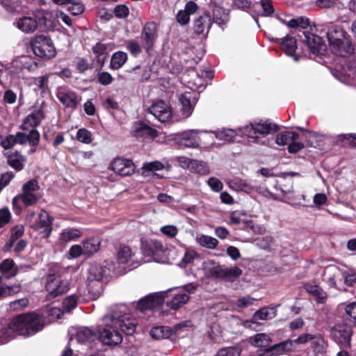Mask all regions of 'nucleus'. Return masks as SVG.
Wrapping results in <instances>:
<instances>
[{
  "mask_svg": "<svg viewBox=\"0 0 356 356\" xmlns=\"http://www.w3.org/2000/svg\"><path fill=\"white\" fill-rule=\"evenodd\" d=\"M301 135L295 131H283L277 135L276 143L278 145H288V149L290 153H296L304 147L302 142L298 141Z\"/></svg>",
  "mask_w": 356,
  "mask_h": 356,
  "instance_id": "12",
  "label": "nucleus"
},
{
  "mask_svg": "<svg viewBox=\"0 0 356 356\" xmlns=\"http://www.w3.org/2000/svg\"><path fill=\"white\" fill-rule=\"evenodd\" d=\"M20 63H22L23 68L29 72H35L38 68V63L29 57L24 56L21 58Z\"/></svg>",
  "mask_w": 356,
  "mask_h": 356,
  "instance_id": "63",
  "label": "nucleus"
},
{
  "mask_svg": "<svg viewBox=\"0 0 356 356\" xmlns=\"http://www.w3.org/2000/svg\"><path fill=\"white\" fill-rule=\"evenodd\" d=\"M119 318L115 309H110L109 312L104 317V327L99 331L98 338L104 344L113 346L120 344L122 341V337L117 329L115 318Z\"/></svg>",
  "mask_w": 356,
  "mask_h": 356,
  "instance_id": "4",
  "label": "nucleus"
},
{
  "mask_svg": "<svg viewBox=\"0 0 356 356\" xmlns=\"http://www.w3.org/2000/svg\"><path fill=\"white\" fill-rule=\"evenodd\" d=\"M82 235L83 232L81 229L74 227H67L61 231L58 241L60 244H66L77 240Z\"/></svg>",
  "mask_w": 356,
  "mask_h": 356,
  "instance_id": "30",
  "label": "nucleus"
},
{
  "mask_svg": "<svg viewBox=\"0 0 356 356\" xmlns=\"http://www.w3.org/2000/svg\"><path fill=\"white\" fill-rule=\"evenodd\" d=\"M31 45L33 54L40 58L50 59L56 54V49L51 40L44 35H37L31 40Z\"/></svg>",
  "mask_w": 356,
  "mask_h": 356,
  "instance_id": "9",
  "label": "nucleus"
},
{
  "mask_svg": "<svg viewBox=\"0 0 356 356\" xmlns=\"http://www.w3.org/2000/svg\"><path fill=\"white\" fill-rule=\"evenodd\" d=\"M184 79L187 81L188 83L191 84L195 88H200L203 86V79L194 69H191L187 72V74L184 75Z\"/></svg>",
  "mask_w": 356,
  "mask_h": 356,
  "instance_id": "44",
  "label": "nucleus"
},
{
  "mask_svg": "<svg viewBox=\"0 0 356 356\" xmlns=\"http://www.w3.org/2000/svg\"><path fill=\"white\" fill-rule=\"evenodd\" d=\"M127 55L125 52L118 51L113 54L110 67L113 70H118L126 63Z\"/></svg>",
  "mask_w": 356,
  "mask_h": 356,
  "instance_id": "46",
  "label": "nucleus"
},
{
  "mask_svg": "<svg viewBox=\"0 0 356 356\" xmlns=\"http://www.w3.org/2000/svg\"><path fill=\"white\" fill-rule=\"evenodd\" d=\"M341 280L346 286L353 287L356 284V268L343 266L338 268Z\"/></svg>",
  "mask_w": 356,
  "mask_h": 356,
  "instance_id": "29",
  "label": "nucleus"
},
{
  "mask_svg": "<svg viewBox=\"0 0 356 356\" xmlns=\"http://www.w3.org/2000/svg\"><path fill=\"white\" fill-rule=\"evenodd\" d=\"M111 309H115L119 318H115V325L120 327L121 330L127 335H131L136 330V320L128 314L127 308L124 305L113 306Z\"/></svg>",
  "mask_w": 356,
  "mask_h": 356,
  "instance_id": "10",
  "label": "nucleus"
},
{
  "mask_svg": "<svg viewBox=\"0 0 356 356\" xmlns=\"http://www.w3.org/2000/svg\"><path fill=\"white\" fill-rule=\"evenodd\" d=\"M175 140L181 147H202L209 149L216 147L213 136L206 131L191 129L175 136Z\"/></svg>",
  "mask_w": 356,
  "mask_h": 356,
  "instance_id": "3",
  "label": "nucleus"
},
{
  "mask_svg": "<svg viewBox=\"0 0 356 356\" xmlns=\"http://www.w3.org/2000/svg\"><path fill=\"white\" fill-rule=\"evenodd\" d=\"M81 244L83 245L84 254L90 256L98 252L101 241L97 237H92L83 240Z\"/></svg>",
  "mask_w": 356,
  "mask_h": 356,
  "instance_id": "38",
  "label": "nucleus"
},
{
  "mask_svg": "<svg viewBox=\"0 0 356 356\" xmlns=\"http://www.w3.org/2000/svg\"><path fill=\"white\" fill-rule=\"evenodd\" d=\"M155 24H147L142 33V46L147 52L152 48L155 40Z\"/></svg>",
  "mask_w": 356,
  "mask_h": 356,
  "instance_id": "28",
  "label": "nucleus"
},
{
  "mask_svg": "<svg viewBox=\"0 0 356 356\" xmlns=\"http://www.w3.org/2000/svg\"><path fill=\"white\" fill-rule=\"evenodd\" d=\"M40 186L35 179H31L26 182L22 188V193L23 194L29 195H39Z\"/></svg>",
  "mask_w": 356,
  "mask_h": 356,
  "instance_id": "54",
  "label": "nucleus"
},
{
  "mask_svg": "<svg viewBox=\"0 0 356 356\" xmlns=\"http://www.w3.org/2000/svg\"><path fill=\"white\" fill-rule=\"evenodd\" d=\"M189 171L202 175H207L210 172L209 168L205 162L195 159H193Z\"/></svg>",
  "mask_w": 356,
  "mask_h": 356,
  "instance_id": "50",
  "label": "nucleus"
},
{
  "mask_svg": "<svg viewBox=\"0 0 356 356\" xmlns=\"http://www.w3.org/2000/svg\"><path fill=\"white\" fill-rule=\"evenodd\" d=\"M78 300L79 298L76 295H71L66 297L63 301V309L66 312H70L76 307Z\"/></svg>",
  "mask_w": 356,
  "mask_h": 356,
  "instance_id": "59",
  "label": "nucleus"
},
{
  "mask_svg": "<svg viewBox=\"0 0 356 356\" xmlns=\"http://www.w3.org/2000/svg\"><path fill=\"white\" fill-rule=\"evenodd\" d=\"M250 341L255 347H266L272 341V339L269 335L265 333H259L251 337Z\"/></svg>",
  "mask_w": 356,
  "mask_h": 356,
  "instance_id": "45",
  "label": "nucleus"
},
{
  "mask_svg": "<svg viewBox=\"0 0 356 356\" xmlns=\"http://www.w3.org/2000/svg\"><path fill=\"white\" fill-rule=\"evenodd\" d=\"M275 316L273 309L264 307L256 312L253 316L254 321H266Z\"/></svg>",
  "mask_w": 356,
  "mask_h": 356,
  "instance_id": "51",
  "label": "nucleus"
},
{
  "mask_svg": "<svg viewBox=\"0 0 356 356\" xmlns=\"http://www.w3.org/2000/svg\"><path fill=\"white\" fill-rule=\"evenodd\" d=\"M76 138L79 142L83 143L89 144L92 142L91 133L83 128L78 130Z\"/></svg>",
  "mask_w": 356,
  "mask_h": 356,
  "instance_id": "61",
  "label": "nucleus"
},
{
  "mask_svg": "<svg viewBox=\"0 0 356 356\" xmlns=\"http://www.w3.org/2000/svg\"><path fill=\"white\" fill-rule=\"evenodd\" d=\"M257 299L250 296H241L239 297L236 301L235 306L238 310H242L251 305H253Z\"/></svg>",
  "mask_w": 356,
  "mask_h": 356,
  "instance_id": "57",
  "label": "nucleus"
},
{
  "mask_svg": "<svg viewBox=\"0 0 356 356\" xmlns=\"http://www.w3.org/2000/svg\"><path fill=\"white\" fill-rule=\"evenodd\" d=\"M207 133L211 134L212 136L213 134H214L216 138L226 142L232 141L238 135L241 136V133L239 131V128L237 129H222L212 132L207 131Z\"/></svg>",
  "mask_w": 356,
  "mask_h": 356,
  "instance_id": "37",
  "label": "nucleus"
},
{
  "mask_svg": "<svg viewBox=\"0 0 356 356\" xmlns=\"http://www.w3.org/2000/svg\"><path fill=\"white\" fill-rule=\"evenodd\" d=\"M183 247L184 248V253L178 263V266L184 268L192 265L195 260L199 259L200 255L194 248L185 245Z\"/></svg>",
  "mask_w": 356,
  "mask_h": 356,
  "instance_id": "34",
  "label": "nucleus"
},
{
  "mask_svg": "<svg viewBox=\"0 0 356 356\" xmlns=\"http://www.w3.org/2000/svg\"><path fill=\"white\" fill-rule=\"evenodd\" d=\"M21 291V286L15 284L13 286H0V298H4L18 293Z\"/></svg>",
  "mask_w": 356,
  "mask_h": 356,
  "instance_id": "56",
  "label": "nucleus"
},
{
  "mask_svg": "<svg viewBox=\"0 0 356 356\" xmlns=\"http://www.w3.org/2000/svg\"><path fill=\"white\" fill-rule=\"evenodd\" d=\"M40 198V195L19 193L13 198V209L15 213H19L22 211L24 207H28L35 204Z\"/></svg>",
  "mask_w": 356,
  "mask_h": 356,
  "instance_id": "18",
  "label": "nucleus"
},
{
  "mask_svg": "<svg viewBox=\"0 0 356 356\" xmlns=\"http://www.w3.org/2000/svg\"><path fill=\"white\" fill-rule=\"evenodd\" d=\"M164 165L159 161L145 162L141 168V173L145 177L158 175L156 172L163 170Z\"/></svg>",
  "mask_w": 356,
  "mask_h": 356,
  "instance_id": "39",
  "label": "nucleus"
},
{
  "mask_svg": "<svg viewBox=\"0 0 356 356\" xmlns=\"http://www.w3.org/2000/svg\"><path fill=\"white\" fill-rule=\"evenodd\" d=\"M304 341L305 337H299L293 340H286L265 349L264 353L268 356H278L288 353L296 350L300 344V341Z\"/></svg>",
  "mask_w": 356,
  "mask_h": 356,
  "instance_id": "13",
  "label": "nucleus"
},
{
  "mask_svg": "<svg viewBox=\"0 0 356 356\" xmlns=\"http://www.w3.org/2000/svg\"><path fill=\"white\" fill-rule=\"evenodd\" d=\"M134 253L131 248L126 245L120 244L115 249L116 262L106 261V265L109 266L108 270L116 275H121L131 270L126 265L134 261Z\"/></svg>",
  "mask_w": 356,
  "mask_h": 356,
  "instance_id": "6",
  "label": "nucleus"
},
{
  "mask_svg": "<svg viewBox=\"0 0 356 356\" xmlns=\"http://www.w3.org/2000/svg\"><path fill=\"white\" fill-rule=\"evenodd\" d=\"M242 274V270L238 267L225 268L222 266L220 279L226 281H234Z\"/></svg>",
  "mask_w": 356,
  "mask_h": 356,
  "instance_id": "47",
  "label": "nucleus"
},
{
  "mask_svg": "<svg viewBox=\"0 0 356 356\" xmlns=\"http://www.w3.org/2000/svg\"><path fill=\"white\" fill-rule=\"evenodd\" d=\"M148 111L161 122H168L172 117V111L170 106L162 100L157 101L152 104L148 108Z\"/></svg>",
  "mask_w": 356,
  "mask_h": 356,
  "instance_id": "16",
  "label": "nucleus"
},
{
  "mask_svg": "<svg viewBox=\"0 0 356 356\" xmlns=\"http://www.w3.org/2000/svg\"><path fill=\"white\" fill-rule=\"evenodd\" d=\"M52 220L53 219L46 211L41 210L38 214V219L31 223V227L39 232L42 237L48 238L52 231Z\"/></svg>",
  "mask_w": 356,
  "mask_h": 356,
  "instance_id": "15",
  "label": "nucleus"
},
{
  "mask_svg": "<svg viewBox=\"0 0 356 356\" xmlns=\"http://www.w3.org/2000/svg\"><path fill=\"white\" fill-rule=\"evenodd\" d=\"M226 184L230 189L236 192L250 193L254 190L253 186L250 182L239 177L227 179Z\"/></svg>",
  "mask_w": 356,
  "mask_h": 356,
  "instance_id": "25",
  "label": "nucleus"
},
{
  "mask_svg": "<svg viewBox=\"0 0 356 356\" xmlns=\"http://www.w3.org/2000/svg\"><path fill=\"white\" fill-rule=\"evenodd\" d=\"M352 333L351 327L347 325H337L331 331L334 341L343 347L350 346Z\"/></svg>",
  "mask_w": 356,
  "mask_h": 356,
  "instance_id": "17",
  "label": "nucleus"
},
{
  "mask_svg": "<svg viewBox=\"0 0 356 356\" xmlns=\"http://www.w3.org/2000/svg\"><path fill=\"white\" fill-rule=\"evenodd\" d=\"M196 289L195 284L190 283L169 292L162 291L161 293L164 296V302L170 308L177 309L188 301V294L194 293Z\"/></svg>",
  "mask_w": 356,
  "mask_h": 356,
  "instance_id": "7",
  "label": "nucleus"
},
{
  "mask_svg": "<svg viewBox=\"0 0 356 356\" xmlns=\"http://www.w3.org/2000/svg\"><path fill=\"white\" fill-rule=\"evenodd\" d=\"M104 264V266L97 263L90 264L88 269V280L89 281H100L103 278L106 269L108 270L109 267L106 265V261Z\"/></svg>",
  "mask_w": 356,
  "mask_h": 356,
  "instance_id": "31",
  "label": "nucleus"
},
{
  "mask_svg": "<svg viewBox=\"0 0 356 356\" xmlns=\"http://www.w3.org/2000/svg\"><path fill=\"white\" fill-rule=\"evenodd\" d=\"M212 24L211 17L208 14H204L195 20L194 30L195 33L206 35Z\"/></svg>",
  "mask_w": 356,
  "mask_h": 356,
  "instance_id": "32",
  "label": "nucleus"
},
{
  "mask_svg": "<svg viewBox=\"0 0 356 356\" xmlns=\"http://www.w3.org/2000/svg\"><path fill=\"white\" fill-rule=\"evenodd\" d=\"M44 118V114L41 108L33 111L24 120L22 124V129L24 131H29L30 129H35L41 121Z\"/></svg>",
  "mask_w": 356,
  "mask_h": 356,
  "instance_id": "23",
  "label": "nucleus"
},
{
  "mask_svg": "<svg viewBox=\"0 0 356 356\" xmlns=\"http://www.w3.org/2000/svg\"><path fill=\"white\" fill-rule=\"evenodd\" d=\"M305 42L313 54H322L325 50V44L322 38L312 33L305 34Z\"/></svg>",
  "mask_w": 356,
  "mask_h": 356,
  "instance_id": "26",
  "label": "nucleus"
},
{
  "mask_svg": "<svg viewBox=\"0 0 356 356\" xmlns=\"http://www.w3.org/2000/svg\"><path fill=\"white\" fill-rule=\"evenodd\" d=\"M202 268L204 274L207 277L220 279L222 272V266L216 263L213 260H207L203 262Z\"/></svg>",
  "mask_w": 356,
  "mask_h": 356,
  "instance_id": "35",
  "label": "nucleus"
},
{
  "mask_svg": "<svg viewBox=\"0 0 356 356\" xmlns=\"http://www.w3.org/2000/svg\"><path fill=\"white\" fill-rule=\"evenodd\" d=\"M330 51L338 56L346 57L355 51L350 35L342 28L332 26L327 31Z\"/></svg>",
  "mask_w": 356,
  "mask_h": 356,
  "instance_id": "2",
  "label": "nucleus"
},
{
  "mask_svg": "<svg viewBox=\"0 0 356 356\" xmlns=\"http://www.w3.org/2000/svg\"><path fill=\"white\" fill-rule=\"evenodd\" d=\"M133 135L137 138H154L158 136V131L143 122H136L134 125Z\"/></svg>",
  "mask_w": 356,
  "mask_h": 356,
  "instance_id": "27",
  "label": "nucleus"
},
{
  "mask_svg": "<svg viewBox=\"0 0 356 356\" xmlns=\"http://www.w3.org/2000/svg\"><path fill=\"white\" fill-rule=\"evenodd\" d=\"M14 337L10 324L3 325L0 323V345L4 344L13 339Z\"/></svg>",
  "mask_w": 356,
  "mask_h": 356,
  "instance_id": "55",
  "label": "nucleus"
},
{
  "mask_svg": "<svg viewBox=\"0 0 356 356\" xmlns=\"http://www.w3.org/2000/svg\"><path fill=\"white\" fill-rule=\"evenodd\" d=\"M0 273L6 277L10 278L17 273V268L13 260L10 259H4L0 264Z\"/></svg>",
  "mask_w": 356,
  "mask_h": 356,
  "instance_id": "40",
  "label": "nucleus"
},
{
  "mask_svg": "<svg viewBox=\"0 0 356 356\" xmlns=\"http://www.w3.org/2000/svg\"><path fill=\"white\" fill-rule=\"evenodd\" d=\"M277 131L275 124L267 122H251L243 127H239V131L242 137H247L250 142L266 145L269 140L260 142V136H265Z\"/></svg>",
  "mask_w": 356,
  "mask_h": 356,
  "instance_id": "5",
  "label": "nucleus"
},
{
  "mask_svg": "<svg viewBox=\"0 0 356 356\" xmlns=\"http://www.w3.org/2000/svg\"><path fill=\"white\" fill-rule=\"evenodd\" d=\"M47 15V12L40 10L33 13L31 15L19 18L15 24L22 32L26 34L33 33L39 27L46 25Z\"/></svg>",
  "mask_w": 356,
  "mask_h": 356,
  "instance_id": "8",
  "label": "nucleus"
},
{
  "mask_svg": "<svg viewBox=\"0 0 356 356\" xmlns=\"http://www.w3.org/2000/svg\"><path fill=\"white\" fill-rule=\"evenodd\" d=\"M97 332L90 327L81 328L76 335V341L79 343H87L98 339Z\"/></svg>",
  "mask_w": 356,
  "mask_h": 356,
  "instance_id": "33",
  "label": "nucleus"
},
{
  "mask_svg": "<svg viewBox=\"0 0 356 356\" xmlns=\"http://www.w3.org/2000/svg\"><path fill=\"white\" fill-rule=\"evenodd\" d=\"M56 97L65 106L71 108H75L81 100V97L73 91L60 90L56 93Z\"/></svg>",
  "mask_w": 356,
  "mask_h": 356,
  "instance_id": "24",
  "label": "nucleus"
},
{
  "mask_svg": "<svg viewBox=\"0 0 356 356\" xmlns=\"http://www.w3.org/2000/svg\"><path fill=\"white\" fill-rule=\"evenodd\" d=\"M161 292L149 294L140 299L137 304V308L141 312L155 308L164 302V296Z\"/></svg>",
  "mask_w": 356,
  "mask_h": 356,
  "instance_id": "20",
  "label": "nucleus"
},
{
  "mask_svg": "<svg viewBox=\"0 0 356 356\" xmlns=\"http://www.w3.org/2000/svg\"><path fill=\"white\" fill-rule=\"evenodd\" d=\"M228 15L224 11H222L220 8H217L213 11V22L222 26L228 21Z\"/></svg>",
  "mask_w": 356,
  "mask_h": 356,
  "instance_id": "60",
  "label": "nucleus"
},
{
  "mask_svg": "<svg viewBox=\"0 0 356 356\" xmlns=\"http://www.w3.org/2000/svg\"><path fill=\"white\" fill-rule=\"evenodd\" d=\"M281 47L287 56H292L295 61L299 60V56L295 55L297 42L294 38L288 35L285 37L281 43Z\"/></svg>",
  "mask_w": 356,
  "mask_h": 356,
  "instance_id": "36",
  "label": "nucleus"
},
{
  "mask_svg": "<svg viewBox=\"0 0 356 356\" xmlns=\"http://www.w3.org/2000/svg\"><path fill=\"white\" fill-rule=\"evenodd\" d=\"M58 270L50 273L47 277L45 289L47 292V298L53 299L63 295L69 290L67 282L62 280L58 275Z\"/></svg>",
  "mask_w": 356,
  "mask_h": 356,
  "instance_id": "11",
  "label": "nucleus"
},
{
  "mask_svg": "<svg viewBox=\"0 0 356 356\" xmlns=\"http://www.w3.org/2000/svg\"><path fill=\"white\" fill-rule=\"evenodd\" d=\"M173 331L168 327L165 326H158L152 328L150 331V335L152 338L160 340L163 339H168L172 334Z\"/></svg>",
  "mask_w": 356,
  "mask_h": 356,
  "instance_id": "43",
  "label": "nucleus"
},
{
  "mask_svg": "<svg viewBox=\"0 0 356 356\" xmlns=\"http://www.w3.org/2000/svg\"><path fill=\"white\" fill-rule=\"evenodd\" d=\"M9 324L14 337L17 335L29 337L42 330L45 322L42 316L32 312L16 316Z\"/></svg>",
  "mask_w": 356,
  "mask_h": 356,
  "instance_id": "1",
  "label": "nucleus"
},
{
  "mask_svg": "<svg viewBox=\"0 0 356 356\" xmlns=\"http://www.w3.org/2000/svg\"><path fill=\"white\" fill-rule=\"evenodd\" d=\"M275 188L281 191L282 199L287 201L295 198V192L293 188V184L291 181H286L285 184L278 183L275 186Z\"/></svg>",
  "mask_w": 356,
  "mask_h": 356,
  "instance_id": "41",
  "label": "nucleus"
},
{
  "mask_svg": "<svg viewBox=\"0 0 356 356\" xmlns=\"http://www.w3.org/2000/svg\"><path fill=\"white\" fill-rule=\"evenodd\" d=\"M299 337H305L304 341H300V344L310 342L314 351L318 354H322L326 350L327 343L324 338L320 334L312 335L310 334H303L299 336Z\"/></svg>",
  "mask_w": 356,
  "mask_h": 356,
  "instance_id": "22",
  "label": "nucleus"
},
{
  "mask_svg": "<svg viewBox=\"0 0 356 356\" xmlns=\"http://www.w3.org/2000/svg\"><path fill=\"white\" fill-rule=\"evenodd\" d=\"M112 170L121 176H129L135 172V165L132 161L123 158H116L111 163Z\"/></svg>",
  "mask_w": 356,
  "mask_h": 356,
  "instance_id": "21",
  "label": "nucleus"
},
{
  "mask_svg": "<svg viewBox=\"0 0 356 356\" xmlns=\"http://www.w3.org/2000/svg\"><path fill=\"white\" fill-rule=\"evenodd\" d=\"M241 349L236 346H230L220 349L215 356H240Z\"/></svg>",
  "mask_w": 356,
  "mask_h": 356,
  "instance_id": "58",
  "label": "nucleus"
},
{
  "mask_svg": "<svg viewBox=\"0 0 356 356\" xmlns=\"http://www.w3.org/2000/svg\"><path fill=\"white\" fill-rule=\"evenodd\" d=\"M307 292L314 296L318 302L323 303L327 298L325 292L319 286L316 285H308L306 286Z\"/></svg>",
  "mask_w": 356,
  "mask_h": 356,
  "instance_id": "52",
  "label": "nucleus"
},
{
  "mask_svg": "<svg viewBox=\"0 0 356 356\" xmlns=\"http://www.w3.org/2000/svg\"><path fill=\"white\" fill-rule=\"evenodd\" d=\"M18 144L29 145L31 148L29 151L32 154L36 151V147L40 143V134L35 129H32L29 132H17Z\"/></svg>",
  "mask_w": 356,
  "mask_h": 356,
  "instance_id": "19",
  "label": "nucleus"
},
{
  "mask_svg": "<svg viewBox=\"0 0 356 356\" xmlns=\"http://www.w3.org/2000/svg\"><path fill=\"white\" fill-rule=\"evenodd\" d=\"M16 144H18L17 133L15 135H8L1 141V145L5 149H10Z\"/></svg>",
  "mask_w": 356,
  "mask_h": 356,
  "instance_id": "62",
  "label": "nucleus"
},
{
  "mask_svg": "<svg viewBox=\"0 0 356 356\" xmlns=\"http://www.w3.org/2000/svg\"><path fill=\"white\" fill-rule=\"evenodd\" d=\"M195 241L200 246L211 250L215 249L218 245V241L216 238L205 234L197 236Z\"/></svg>",
  "mask_w": 356,
  "mask_h": 356,
  "instance_id": "42",
  "label": "nucleus"
},
{
  "mask_svg": "<svg viewBox=\"0 0 356 356\" xmlns=\"http://www.w3.org/2000/svg\"><path fill=\"white\" fill-rule=\"evenodd\" d=\"M346 319L356 325V301L341 305Z\"/></svg>",
  "mask_w": 356,
  "mask_h": 356,
  "instance_id": "48",
  "label": "nucleus"
},
{
  "mask_svg": "<svg viewBox=\"0 0 356 356\" xmlns=\"http://www.w3.org/2000/svg\"><path fill=\"white\" fill-rule=\"evenodd\" d=\"M68 5V10L74 15H80L84 11L83 5L77 0H72Z\"/></svg>",
  "mask_w": 356,
  "mask_h": 356,
  "instance_id": "64",
  "label": "nucleus"
},
{
  "mask_svg": "<svg viewBox=\"0 0 356 356\" xmlns=\"http://www.w3.org/2000/svg\"><path fill=\"white\" fill-rule=\"evenodd\" d=\"M0 4L10 13H19L22 10L20 0H0Z\"/></svg>",
  "mask_w": 356,
  "mask_h": 356,
  "instance_id": "53",
  "label": "nucleus"
},
{
  "mask_svg": "<svg viewBox=\"0 0 356 356\" xmlns=\"http://www.w3.org/2000/svg\"><path fill=\"white\" fill-rule=\"evenodd\" d=\"M197 95L198 94L195 90L191 88H188L178 95L181 112L186 118L191 115L197 101Z\"/></svg>",
  "mask_w": 356,
  "mask_h": 356,
  "instance_id": "14",
  "label": "nucleus"
},
{
  "mask_svg": "<svg viewBox=\"0 0 356 356\" xmlns=\"http://www.w3.org/2000/svg\"><path fill=\"white\" fill-rule=\"evenodd\" d=\"M24 161V157L18 153L9 154L8 155V163L9 165L17 170L23 169Z\"/></svg>",
  "mask_w": 356,
  "mask_h": 356,
  "instance_id": "49",
  "label": "nucleus"
}]
</instances>
